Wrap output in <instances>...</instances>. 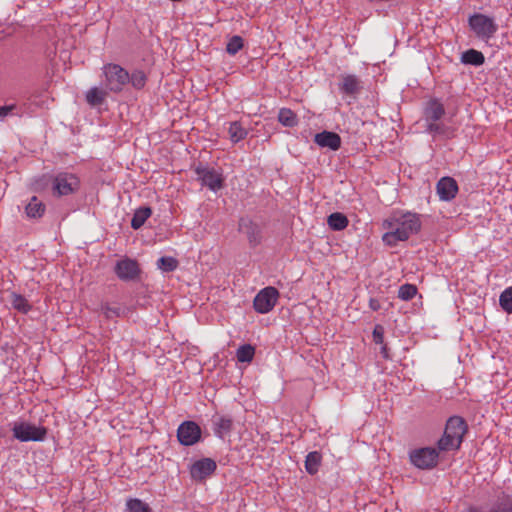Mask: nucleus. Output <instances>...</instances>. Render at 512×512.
Masks as SVG:
<instances>
[{"mask_svg": "<svg viewBox=\"0 0 512 512\" xmlns=\"http://www.w3.org/2000/svg\"><path fill=\"white\" fill-rule=\"evenodd\" d=\"M383 227L387 229L382 236L383 242L395 246L399 241H405L417 233L421 228V222L414 213H393L384 220Z\"/></svg>", "mask_w": 512, "mask_h": 512, "instance_id": "1", "label": "nucleus"}, {"mask_svg": "<svg viewBox=\"0 0 512 512\" xmlns=\"http://www.w3.org/2000/svg\"><path fill=\"white\" fill-rule=\"evenodd\" d=\"M466 431L467 425L461 417H450L446 423L444 434L438 441V449L440 451L459 449Z\"/></svg>", "mask_w": 512, "mask_h": 512, "instance_id": "2", "label": "nucleus"}, {"mask_svg": "<svg viewBox=\"0 0 512 512\" xmlns=\"http://www.w3.org/2000/svg\"><path fill=\"white\" fill-rule=\"evenodd\" d=\"M468 24L477 38L488 41L498 30V25L492 17L481 13H475L468 19Z\"/></svg>", "mask_w": 512, "mask_h": 512, "instance_id": "3", "label": "nucleus"}, {"mask_svg": "<svg viewBox=\"0 0 512 512\" xmlns=\"http://www.w3.org/2000/svg\"><path fill=\"white\" fill-rule=\"evenodd\" d=\"M105 86L112 92H120L129 83V73L117 64H107L103 67Z\"/></svg>", "mask_w": 512, "mask_h": 512, "instance_id": "4", "label": "nucleus"}, {"mask_svg": "<svg viewBox=\"0 0 512 512\" xmlns=\"http://www.w3.org/2000/svg\"><path fill=\"white\" fill-rule=\"evenodd\" d=\"M13 436L21 442L43 441L47 429L42 426H35L27 422L15 423L12 429Z\"/></svg>", "mask_w": 512, "mask_h": 512, "instance_id": "5", "label": "nucleus"}, {"mask_svg": "<svg viewBox=\"0 0 512 512\" xmlns=\"http://www.w3.org/2000/svg\"><path fill=\"white\" fill-rule=\"evenodd\" d=\"M438 451L432 447L415 449L410 452L411 463L419 469H432L438 463Z\"/></svg>", "mask_w": 512, "mask_h": 512, "instance_id": "6", "label": "nucleus"}, {"mask_svg": "<svg viewBox=\"0 0 512 512\" xmlns=\"http://www.w3.org/2000/svg\"><path fill=\"white\" fill-rule=\"evenodd\" d=\"M279 292L275 287L268 286L260 290L254 300V309L261 314L270 312L277 303Z\"/></svg>", "mask_w": 512, "mask_h": 512, "instance_id": "7", "label": "nucleus"}, {"mask_svg": "<svg viewBox=\"0 0 512 512\" xmlns=\"http://www.w3.org/2000/svg\"><path fill=\"white\" fill-rule=\"evenodd\" d=\"M79 188V179L72 173H59L53 180V194L66 196L74 193Z\"/></svg>", "mask_w": 512, "mask_h": 512, "instance_id": "8", "label": "nucleus"}, {"mask_svg": "<svg viewBox=\"0 0 512 512\" xmlns=\"http://www.w3.org/2000/svg\"><path fill=\"white\" fill-rule=\"evenodd\" d=\"M177 438L182 445H194L201 438V428L193 421H185L177 429Z\"/></svg>", "mask_w": 512, "mask_h": 512, "instance_id": "9", "label": "nucleus"}, {"mask_svg": "<svg viewBox=\"0 0 512 512\" xmlns=\"http://www.w3.org/2000/svg\"><path fill=\"white\" fill-rule=\"evenodd\" d=\"M196 173L202 185L207 186L212 191L220 190L223 187V177L221 173L213 168L197 167Z\"/></svg>", "mask_w": 512, "mask_h": 512, "instance_id": "10", "label": "nucleus"}, {"mask_svg": "<svg viewBox=\"0 0 512 512\" xmlns=\"http://www.w3.org/2000/svg\"><path fill=\"white\" fill-rule=\"evenodd\" d=\"M114 271L117 277L123 281L134 280L140 273L138 263L135 260L129 258L118 261Z\"/></svg>", "mask_w": 512, "mask_h": 512, "instance_id": "11", "label": "nucleus"}, {"mask_svg": "<svg viewBox=\"0 0 512 512\" xmlns=\"http://www.w3.org/2000/svg\"><path fill=\"white\" fill-rule=\"evenodd\" d=\"M216 469V463L210 458L196 461L190 469L191 477L196 481H202L210 476Z\"/></svg>", "mask_w": 512, "mask_h": 512, "instance_id": "12", "label": "nucleus"}, {"mask_svg": "<svg viewBox=\"0 0 512 512\" xmlns=\"http://www.w3.org/2000/svg\"><path fill=\"white\" fill-rule=\"evenodd\" d=\"M437 194L442 201H450L458 192L457 182L451 177L441 178L436 185Z\"/></svg>", "mask_w": 512, "mask_h": 512, "instance_id": "13", "label": "nucleus"}, {"mask_svg": "<svg viewBox=\"0 0 512 512\" xmlns=\"http://www.w3.org/2000/svg\"><path fill=\"white\" fill-rule=\"evenodd\" d=\"M314 142L321 148H329L333 151L341 147V137L331 131H323L314 136Z\"/></svg>", "mask_w": 512, "mask_h": 512, "instance_id": "14", "label": "nucleus"}, {"mask_svg": "<svg viewBox=\"0 0 512 512\" xmlns=\"http://www.w3.org/2000/svg\"><path fill=\"white\" fill-rule=\"evenodd\" d=\"M444 114V106L436 99L429 101L424 110L426 122L438 121L443 117Z\"/></svg>", "mask_w": 512, "mask_h": 512, "instance_id": "15", "label": "nucleus"}, {"mask_svg": "<svg viewBox=\"0 0 512 512\" xmlns=\"http://www.w3.org/2000/svg\"><path fill=\"white\" fill-rule=\"evenodd\" d=\"M468 512H512V501L505 499L494 503L486 509L482 507L471 506L468 508Z\"/></svg>", "mask_w": 512, "mask_h": 512, "instance_id": "16", "label": "nucleus"}, {"mask_svg": "<svg viewBox=\"0 0 512 512\" xmlns=\"http://www.w3.org/2000/svg\"><path fill=\"white\" fill-rule=\"evenodd\" d=\"M214 432L217 436L223 437L232 428V419L226 416H218L213 420Z\"/></svg>", "mask_w": 512, "mask_h": 512, "instance_id": "17", "label": "nucleus"}, {"mask_svg": "<svg viewBox=\"0 0 512 512\" xmlns=\"http://www.w3.org/2000/svg\"><path fill=\"white\" fill-rule=\"evenodd\" d=\"M485 57L482 52L475 50V49H469L462 53L461 56V62L464 64H469L473 66H480L484 63Z\"/></svg>", "mask_w": 512, "mask_h": 512, "instance_id": "18", "label": "nucleus"}, {"mask_svg": "<svg viewBox=\"0 0 512 512\" xmlns=\"http://www.w3.org/2000/svg\"><path fill=\"white\" fill-rule=\"evenodd\" d=\"M9 302L14 309L24 314L28 313L31 309V305L28 303L27 299L15 292L9 294Z\"/></svg>", "mask_w": 512, "mask_h": 512, "instance_id": "19", "label": "nucleus"}, {"mask_svg": "<svg viewBox=\"0 0 512 512\" xmlns=\"http://www.w3.org/2000/svg\"><path fill=\"white\" fill-rule=\"evenodd\" d=\"M360 83L356 76L354 75H345L342 77V82L340 85L341 91L347 94H355L359 91Z\"/></svg>", "mask_w": 512, "mask_h": 512, "instance_id": "20", "label": "nucleus"}, {"mask_svg": "<svg viewBox=\"0 0 512 512\" xmlns=\"http://www.w3.org/2000/svg\"><path fill=\"white\" fill-rule=\"evenodd\" d=\"M322 456L319 452L313 451L308 453L305 459V469L310 475L318 472L321 464Z\"/></svg>", "mask_w": 512, "mask_h": 512, "instance_id": "21", "label": "nucleus"}, {"mask_svg": "<svg viewBox=\"0 0 512 512\" xmlns=\"http://www.w3.org/2000/svg\"><path fill=\"white\" fill-rule=\"evenodd\" d=\"M106 96V90L93 87L86 93V101L91 106H98L105 101Z\"/></svg>", "mask_w": 512, "mask_h": 512, "instance_id": "22", "label": "nucleus"}, {"mask_svg": "<svg viewBox=\"0 0 512 512\" xmlns=\"http://www.w3.org/2000/svg\"><path fill=\"white\" fill-rule=\"evenodd\" d=\"M25 211L30 218L41 217L44 214L45 205L34 196L26 205Z\"/></svg>", "mask_w": 512, "mask_h": 512, "instance_id": "23", "label": "nucleus"}, {"mask_svg": "<svg viewBox=\"0 0 512 512\" xmlns=\"http://www.w3.org/2000/svg\"><path fill=\"white\" fill-rule=\"evenodd\" d=\"M327 223L332 230L340 231L348 226V219L344 214L335 212L328 216Z\"/></svg>", "mask_w": 512, "mask_h": 512, "instance_id": "24", "label": "nucleus"}, {"mask_svg": "<svg viewBox=\"0 0 512 512\" xmlns=\"http://www.w3.org/2000/svg\"><path fill=\"white\" fill-rule=\"evenodd\" d=\"M279 122L286 127H294L298 123L296 114L288 108H281L278 113Z\"/></svg>", "mask_w": 512, "mask_h": 512, "instance_id": "25", "label": "nucleus"}, {"mask_svg": "<svg viewBox=\"0 0 512 512\" xmlns=\"http://www.w3.org/2000/svg\"><path fill=\"white\" fill-rule=\"evenodd\" d=\"M151 209L148 207H142L135 211L132 220L131 226L133 229H139L145 221L150 217Z\"/></svg>", "mask_w": 512, "mask_h": 512, "instance_id": "26", "label": "nucleus"}, {"mask_svg": "<svg viewBox=\"0 0 512 512\" xmlns=\"http://www.w3.org/2000/svg\"><path fill=\"white\" fill-rule=\"evenodd\" d=\"M230 140L234 143L244 139L247 135V131L239 122H232L228 129Z\"/></svg>", "mask_w": 512, "mask_h": 512, "instance_id": "27", "label": "nucleus"}, {"mask_svg": "<svg viewBox=\"0 0 512 512\" xmlns=\"http://www.w3.org/2000/svg\"><path fill=\"white\" fill-rule=\"evenodd\" d=\"M126 510L128 512H152L150 506L138 498H129L126 501Z\"/></svg>", "mask_w": 512, "mask_h": 512, "instance_id": "28", "label": "nucleus"}, {"mask_svg": "<svg viewBox=\"0 0 512 512\" xmlns=\"http://www.w3.org/2000/svg\"><path fill=\"white\" fill-rule=\"evenodd\" d=\"M499 305L503 311L512 314V286L504 289L499 296Z\"/></svg>", "mask_w": 512, "mask_h": 512, "instance_id": "29", "label": "nucleus"}, {"mask_svg": "<svg viewBox=\"0 0 512 512\" xmlns=\"http://www.w3.org/2000/svg\"><path fill=\"white\" fill-rule=\"evenodd\" d=\"M255 354V349L249 344L238 348L236 356L239 362H251Z\"/></svg>", "mask_w": 512, "mask_h": 512, "instance_id": "30", "label": "nucleus"}, {"mask_svg": "<svg viewBox=\"0 0 512 512\" xmlns=\"http://www.w3.org/2000/svg\"><path fill=\"white\" fill-rule=\"evenodd\" d=\"M417 293V288L412 284H404L400 286L398 291V297L404 301L411 300Z\"/></svg>", "mask_w": 512, "mask_h": 512, "instance_id": "31", "label": "nucleus"}, {"mask_svg": "<svg viewBox=\"0 0 512 512\" xmlns=\"http://www.w3.org/2000/svg\"><path fill=\"white\" fill-rule=\"evenodd\" d=\"M178 262L173 257H161L157 261V267L165 272L173 271L177 268Z\"/></svg>", "mask_w": 512, "mask_h": 512, "instance_id": "32", "label": "nucleus"}, {"mask_svg": "<svg viewBox=\"0 0 512 512\" xmlns=\"http://www.w3.org/2000/svg\"><path fill=\"white\" fill-rule=\"evenodd\" d=\"M243 47V39L240 36H233L227 43L226 51L230 55H235Z\"/></svg>", "mask_w": 512, "mask_h": 512, "instance_id": "33", "label": "nucleus"}, {"mask_svg": "<svg viewBox=\"0 0 512 512\" xmlns=\"http://www.w3.org/2000/svg\"><path fill=\"white\" fill-rule=\"evenodd\" d=\"M129 82L136 89H141L146 84V76L142 71H135L130 75Z\"/></svg>", "mask_w": 512, "mask_h": 512, "instance_id": "34", "label": "nucleus"}, {"mask_svg": "<svg viewBox=\"0 0 512 512\" xmlns=\"http://www.w3.org/2000/svg\"><path fill=\"white\" fill-rule=\"evenodd\" d=\"M247 236L248 240L252 245H257L260 243L261 237H260V231L257 226L250 224L247 227Z\"/></svg>", "mask_w": 512, "mask_h": 512, "instance_id": "35", "label": "nucleus"}, {"mask_svg": "<svg viewBox=\"0 0 512 512\" xmlns=\"http://www.w3.org/2000/svg\"><path fill=\"white\" fill-rule=\"evenodd\" d=\"M100 309L104 316L108 319H112L120 315V308L118 307H111L108 304H102Z\"/></svg>", "mask_w": 512, "mask_h": 512, "instance_id": "36", "label": "nucleus"}, {"mask_svg": "<svg viewBox=\"0 0 512 512\" xmlns=\"http://www.w3.org/2000/svg\"><path fill=\"white\" fill-rule=\"evenodd\" d=\"M373 341L376 344L384 343V329L381 325H376L373 330Z\"/></svg>", "mask_w": 512, "mask_h": 512, "instance_id": "37", "label": "nucleus"}, {"mask_svg": "<svg viewBox=\"0 0 512 512\" xmlns=\"http://www.w3.org/2000/svg\"><path fill=\"white\" fill-rule=\"evenodd\" d=\"M427 130L430 133H441L442 126L439 123H437V121H430V122H427Z\"/></svg>", "mask_w": 512, "mask_h": 512, "instance_id": "38", "label": "nucleus"}, {"mask_svg": "<svg viewBox=\"0 0 512 512\" xmlns=\"http://www.w3.org/2000/svg\"><path fill=\"white\" fill-rule=\"evenodd\" d=\"M369 307L373 311H378L381 308V304H380L379 300H377L375 298H370Z\"/></svg>", "mask_w": 512, "mask_h": 512, "instance_id": "39", "label": "nucleus"}, {"mask_svg": "<svg viewBox=\"0 0 512 512\" xmlns=\"http://www.w3.org/2000/svg\"><path fill=\"white\" fill-rule=\"evenodd\" d=\"M14 106H2L0 107V119L6 117L12 110Z\"/></svg>", "mask_w": 512, "mask_h": 512, "instance_id": "40", "label": "nucleus"}, {"mask_svg": "<svg viewBox=\"0 0 512 512\" xmlns=\"http://www.w3.org/2000/svg\"><path fill=\"white\" fill-rule=\"evenodd\" d=\"M381 345V354L383 355V357L385 359H388L389 358V354H388V348H387V345L385 343L383 344H380Z\"/></svg>", "mask_w": 512, "mask_h": 512, "instance_id": "41", "label": "nucleus"}]
</instances>
